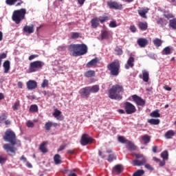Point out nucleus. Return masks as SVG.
<instances>
[{
  "instance_id": "53",
  "label": "nucleus",
  "mask_w": 176,
  "mask_h": 176,
  "mask_svg": "<svg viewBox=\"0 0 176 176\" xmlns=\"http://www.w3.org/2000/svg\"><path fill=\"white\" fill-rule=\"evenodd\" d=\"M164 16L168 19H174V14H173L172 13H166L164 14Z\"/></svg>"
},
{
  "instance_id": "42",
  "label": "nucleus",
  "mask_w": 176,
  "mask_h": 176,
  "mask_svg": "<svg viewBox=\"0 0 176 176\" xmlns=\"http://www.w3.org/2000/svg\"><path fill=\"white\" fill-rule=\"evenodd\" d=\"M118 140L119 142H121V144H127V142H129V140H127L124 136H118Z\"/></svg>"
},
{
  "instance_id": "60",
  "label": "nucleus",
  "mask_w": 176,
  "mask_h": 176,
  "mask_svg": "<svg viewBox=\"0 0 176 176\" xmlns=\"http://www.w3.org/2000/svg\"><path fill=\"white\" fill-rule=\"evenodd\" d=\"M130 30L131 32H137V28L135 25H131Z\"/></svg>"
},
{
  "instance_id": "12",
  "label": "nucleus",
  "mask_w": 176,
  "mask_h": 176,
  "mask_svg": "<svg viewBox=\"0 0 176 176\" xmlns=\"http://www.w3.org/2000/svg\"><path fill=\"white\" fill-rule=\"evenodd\" d=\"M132 100L140 107H144V105H145V100L137 95L132 96Z\"/></svg>"
},
{
  "instance_id": "58",
  "label": "nucleus",
  "mask_w": 176,
  "mask_h": 176,
  "mask_svg": "<svg viewBox=\"0 0 176 176\" xmlns=\"http://www.w3.org/2000/svg\"><path fill=\"white\" fill-rule=\"evenodd\" d=\"M67 148V144H62L60 146L59 148L58 149V152H61V151H64Z\"/></svg>"
},
{
  "instance_id": "35",
  "label": "nucleus",
  "mask_w": 176,
  "mask_h": 176,
  "mask_svg": "<svg viewBox=\"0 0 176 176\" xmlns=\"http://www.w3.org/2000/svg\"><path fill=\"white\" fill-rule=\"evenodd\" d=\"M148 123H150V124H153L156 126L160 124V120L151 118L150 120H148Z\"/></svg>"
},
{
  "instance_id": "30",
  "label": "nucleus",
  "mask_w": 176,
  "mask_h": 176,
  "mask_svg": "<svg viewBox=\"0 0 176 176\" xmlns=\"http://www.w3.org/2000/svg\"><path fill=\"white\" fill-rule=\"evenodd\" d=\"M142 140L144 142V144L146 145V144H149V142H151V136L148 135H142Z\"/></svg>"
},
{
  "instance_id": "11",
  "label": "nucleus",
  "mask_w": 176,
  "mask_h": 176,
  "mask_svg": "<svg viewBox=\"0 0 176 176\" xmlns=\"http://www.w3.org/2000/svg\"><path fill=\"white\" fill-rule=\"evenodd\" d=\"M90 94L89 87H85L79 91V94L82 98H89V97H90Z\"/></svg>"
},
{
  "instance_id": "8",
  "label": "nucleus",
  "mask_w": 176,
  "mask_h": 176,
  "mask_svg": "<svg viewBox=\"0 0 176 176\" xmlns=\"http://www.w3.org/2000/svg\"><path fill=\"white\" fill-rule=\"evenodd\" d=\"M136 159H141V160H135L132 162L133 166H144L146 164V157L144 156L142 154H135V155Z\"/></svg>"
},
{
  "instance_id": "38",
  "label": "nucleus",
  "mask_w": 176,
  "mask_h": 176,
  "mask_svg": "<svg viewBox=\"0 0 176 176\" xmlns=\"http://www.w3.org/2000/svg\"><path fill=\"white\" fill-rule=\"evenodd\" d=\"M102 39H109V32L107 30L102 32L101 34Z\"/></svg>"
},
{
  "instance_id": "44",
  "label": "nucleus",
  "mask_w": 176,
  "mask_h": 176,
  "mask_svg": "<svg viewBox=\"0 0 176 176\" xmlns=\"http://www.w3.org/2000/svg\"><path fill=\"white\" fill-rule=\"evenodd\" d=\"M30 112H38V105L32 104L30 108Z\"/></svg>"
},
{
  "instance_id": "57",
  "label": "nucleus",
  "mask_w": 176,
  "mask_h": 176,
  "mask_svg": "<svg viewBox=\"0 0 176 176\" xmlns=\"http://www.w3.org/2000/svg\"><path fill=\"white\" fill-rule=\"evenodd\" d=\"M145 168H146L147 170H149L150 171H153V170H155V168H153V167H152V166H151V164H146L144 165Z\"/></svg>"
},
{
  "instance_id": "63",
  "label": "nucleus",
  "mask_w": 176,
  "mask_h": 176,
  "mask_svg": "<svg viewBox=\"0 0 176 176\" xmlns=\"http://www.w3.org/2000/svg\"><path fill=\"white\" fill-rule=\"evenodd\" d=\"M78 3L80 6H82L84 5L85 2H86V0H77Z\"/></svg>"
},
{
  "instance_id": "52",
  "label": "nucleus",
  "mask_w": 176,
  "mask_h": 176,
  "mask_svg": "<svg viewBox=\"0 0 176 176\" xmlns=\"http://www.w3.org/2000/svg\"><path fill=\"white\" fill-rule=\"evenodd\" d=\"M76 171V169H72L69 170V173L67 176H78L75 172Z\"/></svg>"
},
{
  "instance_id": "47",
  "label": "nucleus",
  "mask_w": 176,
  "mask_h": 176,
  "mask_svg": "<svg viewBox=\"0 0 176 176\" xmlns=\"http://www.w3.org/2000/svg\"><path fill=\"white\" fill-rule=\"evenodd\" d=\"M80 36V34L79 32H72V39H78Z\"/></svg>"
},
{
  "instance_id": "15",
  "label": "nucleus",
  "mask_w": 176,
  "mask_h": 176,
  "mask_svg": "<svg viewBox=\"0 0 176 176\" xmlns=\"http://www.w3.org/2000/svg\"><path fill=\"white\" fill-rule=\"evenodd\" d=\"M149 12V8H142L138 10V13L140 16V17H142V19H148V16H146V13Z\"/></svg>"
},
{
  "instance_id": "59",
  "label": "nucleus",
  "mask_w": 176,
  "mask_h": 176,
  "mask_svg": "<svg viewBox=\"0 0 176 176\" xmlns=\"http://www.w3.org/2000/svg\"><path fill=\"white\" fill-rule=\"evenodd\" d=\"M36 57H38V54H34V55H31L28 57V60L29 61H32V60H34V58H36Z\"/></svg>"
},
{
  "instance_id": "13",
  "label": "nucleus",
  "mask_w": 176,
  "mask_h": 176,
  "mask_svg": "<svg viewBox=\"0 0 176 176\" xmlns=\"http://www.w3.org/2000/svg\"><path fill=\"white\" fill-rule=\"evenodd\" d=\"M123 170H124V168L123 167V165L117 164L112 168V173L114 175H119V174L122 173Z\"/></svg>"
},
{
  "instance_id": "48",
  "label": "nucleus",
  "mask_w": 176,
  "mask_h": 176,
  "mask_svg": "<svg viewBox=\"0 0 176 176\" xmlns=\"http://www.w3.org/2000/svg\"><path fill=\"white\" fill-rule=\"evenodd\" d=\"M47 86H49V80H47V79L43 80L41 84V87L45 89V87H47Z\"/></svg>"
},
{
  "instance_id": "16",
  "label": "nucleus",
  "mask_w": 176,
  "mask_h": 176,
  "mask_svg": "<svg viewBox=\"0 0 176 176\" xmlns=\"http://www.w3.org/2000/svg\"><path fill=\"white\" fill-rule=\"evenodd\" d=\"M57 126H58V124L56 122H52L51 121H47L45 124V129L47 131H50V129H52V127H57Z\"/></svg>"
},
{
  "instance_id": "29",
  "label": "nucleus",
  "mask_w": 176,
  "mask_h": 176,
  "mask_svg": "<svg viewBox=\"0 0 176 176\" xmlns=\"http://www.w3.org/2000/svg\"><path fill=\"white\" fill-rule=\"evenodd\" d=\"M153 43H154L156 47H160L163 43V41H162L160 38H156L153 41Z\"/></svg>"
},
{
  "instance_id": "32",
  "label": "nucleus",
  "mask_w": 176,
  "mask_h": 176,
  "mask_svg": "<svg viewBox=\"0 0 176 176\" xmlns=\"http://www.w3.org/2000/svg\"><path fill=\"white\" fill-rule=\"evenodd\" d=\"M85 76H86V78H93V76H96V72L89 70L85 73Z\"/></svg>"
},
{
  "instance_id": "3",
  "label": "nucleus",
  "mask_w": 176,
  "mask_h": 176,
  "mask_svg": "<svg viewBox=\"0 0 176 176\" xmlns=\"http://www.w3.org/2000/svg\"><path fill=\"white\" fill-rule=\"evenodd\" d=\"M123 91H124L123 85L118 84L114 85L110 89H109V97L111 100H122V95H120V93H123Z\"/></svg>"
},
{
  "instance_id": "20",
  "label": "nucleus",
  "mask_w": 176,
  "mask_h": 176,
  "mask_svg": "<svg viewBox=\"0 0 176 176\" xmlns=\"http://www.w3.org/2000/svg\"><path fill=\"white\" fill-rule=\"evenodd\" d=\"M3 67L4 68V74H8L9 71H10V61H4V63H3Z\"/></svg>"
},
{
  "instance_id": "21",
  "label": "nucleus",
  "mask_w": 176,
  "mask_h": 176,
  "mask_svg": "<svg viewBox=\"0 0 176 176\" xmlns=\"http://www.w3.org/2000/svg\"><path fill=\"white\" fill-rule=\"evenodd\" d=\"M91 27L93 28H97L100 24V18L95 17L91 21Z\"/></svg>"
},
{
  "instance_id": "31",
  "label": "nucleus",
  "mask_w": 176,
  "mask_h": 176,
  "mask_svg": "<svg viewBox=\"0 0 176 176\" xmlns=\"http://www.w3.org/2000/svg\"><path fill=\"white\" fill-rule=\"evenodd\" d=\"M54 118H56L58 120H63V118H58L60 115H61V111L57 109H55L54 112L53 113Z\"/></svg>"
},
{
  "instance_id": "14",
  "label": "nucleus",
  "mask_w": 176,
  "mask_h": 176,
  "mask_svg": "<svg viewBox=\"0 0 176 176\" xmlns=\"http://www.w3.org/2000/svg\"><path fill=\"white\" fill-rule=\"evenodd\" d=\"M28 90H35L38 87V83L34 80H30L26 82Z\"/></svg>"
},
{
  "instance_id": "61",
  "label": "nucleus",
  "mask_w": 176,
  "mask_h": 176,
  "mask_svg": "<svg viewBox=\"0 0 176 176\" xmlns=\"http://www.w3.org/2000/svg\"><path fill=\"white\" fill-rule=\"evenodd\" d=\"M165 160H163L162 161L161 160L160 162H159V166L160 167H163V166H165L166 165V161H164Z\"/></svg>"
},
{
  "instance_id": "34",
  "label": "nucleus",
  "mask_w": 176,
  "mask_h": 176,
  "mask_svg": "<svg viewBox=\"0 0 176 176\" xmlns=\"http://www.w3.org/2000/svg\"><path fill=\"white\" fill-rule=\"evenodd\" d=\"M160 111L159 109H156L154 111L150 113V116L151 118H160Z\"/></svg>"
},
{
  "instance_id": "9",
  "label": "nucleus",
  "mask_w": 176,
  "mask_h": 176,
  "mask_svg": "<svg viewBox=\"0 0 176 176\" xmlns=\"http://www.w3.org/2000/svg\"><path fill=\"white\" fill-rule=\"evenodd\" d=\"M93 141H94L93 138L89 136L87 133H84L81 137L80 144L82 145V146H86V145H90L93 144Z\"/></svg>"
},
{
  "instance_id": "40",
  "label": "nucleus",
  "mask_w": 176,
  "mask_h": 176,
  "mask_svg": "<svg viewBox=\"0 0 176 176\" xmlns=\"http://www.w3.org/2000/svg\"><path fill=\"white\" fill-rule=\"evenodd\" d=\"M145 174V171L142 169H139L133 174V176H142Z\"/></svg>"
},
{
  "instance_id": "7",
  "label": "nucleus",
  "mask_w": 176,
  "mask_h": 176,
  "mask_svg": "<svg viewBox=\"0 0 176 176\" xmlns=\"http://www.w3.org/2000/svg\"><path fill=\"white\" fill-rule=\"evenodd\" d=\"M124 109L126 115H133V113H135V112H137L135 106L130 102H126L124 103Z\"/></svg>"
},
{
  "instance_id": "62",
  "label": "nucleus",
  "mask_w": 176,
  "mask_h": 176,
  "mask_svg": "<svg viewBox=\"0 0 176 176\" xmlns=\"http://www.w3.org/2000/svg\"><path fill=\"white\" fill-rule=\"evenodd\" d=\"M67 49V47H65V45H61V46H59L58 47V50H63V51H64V50H65Z\"/></svg>"
},
{
  "instance_id": "22",
  "label": "nucleus",
  "mask_w": 176,
  "mask_h": 176,
  "mask_svg": "<svg viewBox=\"0 0 176 176\" xmlns=\"http://www.w3.org/2000/svg\"><path fill=\"white\" fill-rule=\"evenodd\" d=\"M47 144V142H43L40 144L39 149L41 152H42L43 153H47V152H49V150L46 148Z\"/></svg>"
},
{
  "instance_id": "1",
  "label": "nucleus",
  "mask_w": 176,
  "mask_h": 176,
  "mask_svg": "<svg viewBox=\"0 0 176 176\" xmlns=\"http://www.w3.org/2000/svg\"><path fill=\"white\" fill-rule=\"evenodd\" d=\"M3 140L6 142H10V144H3V149H4L10 156H14L17 151V148L14 147V145L17 144V138L16 137L14 131H12V129H7L4 133Z\"/></svg>"
},
{
  "instance_id": "54",
  "label": "nucleus",
  "mask_w": 176,
  "mask_h": 176,
  "mask_svg": "<svg viewBox=\"0 0 176 176\" xmlns=\"http://www.w3.org/2000/svg\"><path fill=\"white\" fill-rule=\"evenodd\" d=\"M26 126L27 127L32 129L35 126V124L32 122V121L29 120L27 122Z\"/></svg>"
},
{
  "instance_id": "23",
  "label": "nucleus",
  "mask_w": 176,
  "mask_h": 176,
  "mask_svg": "<svg viewBox=\"0 0 176 176\" xmlns=\"http://www.w3.org/2000/svg\"><path fill=\"white\" fill-rule=\"evenodd\" d=\"M174 135H175V132L173 130H169L166 132L164 137L166 140H171Z\"/></svg>"
},
{
  "instance_id": "39",
  "label": "nucleus",
  "mask_w": 176,
  "mask_h": 176,
  "mask_svg": "<svg viewBox=\"0 0 176 176\" xmlns=\"http://www.w3.org/2000/svg\"><path fill=\"white\" fill-rule=\"evenodd\" d=\"M162 54L166 56L171 54V48H170V47H165L162 51Z\"/></svg>"
},
{
  "instance_id": "33",
  "label": "nucleus",
  "mask_w": 176,
  "mask_h": 176,
  "mask_svg": "<svg viewBox=\"0 0 176 176\" xmlns=\"http://www.w3.org/2000/svg\"><path fill=\"white\" fill-rule=\"evenodd\" d=\"M54 162L55 164H60L61 156L59 154H56L54 157Z\"/></svg>"
},
{
  "instance_id": "10",
  "label": "nucleus",
  "mask_w": 176,
  "mask_h": 176,
  "mask_svg": "<svg viewBox=\"0 0 176 176\" xmlns=\"http://www.w3.org/2000/svg\"><path fill=\"white\" fill-rule=\"evenodd\" d=\"M107 5L109 9H114L115 10H122L123 9V5L118 1L111 0L107 2Z\"/></svg>"
},
{
  "instance_id": "28",
  "label": "nucleus",
  "mask_w": 176,
  "mask_h": 176,
  "mask_svg": "<svg viewBox=\"0 0 176 176\" xmlns=\"http://www.w3.org/2000/svg\"><path fill=\"white\" fill-rule=\"evenodd\" d=\"M142 79L144 82H149V72L146 70L142 71Z\"/></svg>"
},
{
  "instance_id": "41",
  "label": "nucleus",
  "mask_w": 176,
  "mask_h": 176,
  "mask_svg": "<svg viewBox=\"0 0 176 176\" xmlns=\"http://www.w3.org/2000/svg\"><path fill=\"white\" fill-rule=\"evenodd\" d=\"M161 157L163 160H168V151H164L161 153Z\"/></svg>"
},
{
  "instance_id": "64",
  "label": "nucleus",
  "mask_w": 176,
  "mask_h": 176,
  "mask_svg": "<svg viewBox=\"0 0 176 176\" xmlns=\"http://www.w3.org/2000/svg\"><path fill=\"white\" fill-rule=\"evenodd\" d=\"M157 148H158L157 146H153L152 151H153V153H156L157 152Z\"/></svg>"
},
{
  "instance_id": "2",
  "label": "nucleus",
  "mask_w": 176,
  "mask_h": 176,
  "mask_svg": "<svg viewBox=\"0 0 176 176\" xmlns=\"http://www.w3.org/2000/svg\"><path fill=\"white\" fill-rule=\"evenodd\" d=\"M68 52L70 56L73 57H79L80 56H85L87 54V45L85 43L82 44H70L67 47Z\"/></svg>"
},
{
  "instance_id": "51",
  "label": "nucleus",
  "mask_w": 176,
  "mask_h": 176,
  "mask_svg": "<svg viewBox=\"0 0 176 176\" xmlns=\"http://www.w3.org/2000/svg\"><path fill=\"white\" fill-rule=\"evenodd\" d=\"M6 57H8V54L6 53H3L0 55V67L2 65V60H3V58H6Z\"/></svg>"
},
{
  "instance_id": "56",
  "label": "nucleus",
  "mask_w": 176,
  "mask_h": 176,
  "mask_svg": "<svg viewBox=\"0 0 176 176\" xmlns=\"http://www.w3.org/2000/svg\"><path fill=\"white\" fill-rule=\"evenodd\" d=\"M6 160H8L6 157H3L2 155H0V164H5V163H6Z\"/></svg>"
},
{
  "instance_id": "37",
  "label": "nucleus",
  "mask_w": 176,
  "mask_h": 176,
  "mask_svg": "<svg viewBox=\"0 0 176 176\" xmlns=\"http://www.w3.org/2000/svg\"><path fill=\"white\" fill-rule=\"evenodd\" d=\"M97 63H98V58H95L91 60L89 63H87V66L90 67V65L91 66L96 65V64H97Z\"/></svg>"
},
{
  "instance_id": "26",
  "label": "nucleus",
  "mask_w": 176,
  "mask_h": 176,
  "mask_svg": "<svg viewBox=\"0 0 176 176\" xmlns=\"http://www.w3.org/2000/svg\"><path fill=\"white\" fill-rule=\"evenodd\" d=\"M126 144V148L127 149H129V151H137V146L134 144L133 142L128 141Z\"/></svg>"
},
{
  "instance_id": "19",
  "label": "nucleus",
  "mask_w": 176,
  "mask_h": 176,
  "mask_svg": "<svg viewBox=\"0 0 176 176\" xmlns=\"http://www.w3.org/2000/svg\"><path fill=\"white\" fill-rule=\"evenodd\" d=\"M23 31L24 32H27L28 34H33L34 32V25L32 24L31 25H25L23 28Z\"/></svg>"
},
{
  "instance_id": "18",
  "label": "nucleus",
  "mask_w": 176,
  "mask_h": 176,
  "mask_svg": "<svg viewBox=\"0 0 176 176\" xmlns=\"http://www.w3.org/2000/svg\"><path fill=\"white\" fill-rule=\"evenodd\" d=\"M133 67H134V57L131 56L129 58L124 67L125 69H129L130 67L133 68Z\"/></svg>"
},
{
  "instance_id": "6",
  "label": "nucleus",
  "mask_w": 176,
  "mask_h": 176,
  "mask_svg": "<svg viewBox=\"0 0 176 176\" xmlns=\"http://www.w3.org/2000/svg\"><path fill=\"white\" fill-rule=\"evenodd\" d=\"M45 65V63L41 60H36L30 63L28 73L32 74L34 72H37L39 69H42Z\"/></svg>"
},
{
  "instance_id": "50",
  "label": "nucleus",
  "mask_w": 176,
  "mask_h": 176,
  "mask_svg": "<svg viewBox=\"0 0 176 176\" xmlns=\"http://www.w3.org/2000/svg\"><path fill=\"white\" fill-rule=\"evenodd\" d=\"M113 160H116V156L113 154H110L109 155L108 162H113Z\"/></svg>"
},
{
  "instance_id": "49",
  "label": "nucleus",
  "mask_w": 176,
  "mask_h": 176,
  "mask_svg": "<svg viewBox=\"0 0 176 176\" xmlns=\"http://www.w3.org/2000/svg\"><path fill=\"white\" fill-rule=\"evenodd\" d=\"M109 20V18L107 16H102L101 18H99V21L102 24V23H105V21Z\"/></svg>"
},
{
  "instance_id": "4",
  "label": "nucleus",
  "mask_w": 176,
  "mask_h": 176,
  "mask_svg": "<svg viewBox=\"0 0 176 176\" xmlns=\"http://www.w3.org/2000/svg\"><path fill=\"white\" fill-rule=\"evenodd\" d=\"M25 14H27V10L25 8H21L14 11L12 19L16 24H20L22 20L25 19Z\"/></svg>"
},
{
  "instance_id": "43",
  "label": "nucleus",
  "mask_w": 176,
  "mask_h": 176,
  "mask_svg": "<svg viewBox=\"0 0 176 176\" xmlns=\"http://www.w3.org/2000/svg\"><path fill=\"white\" fill-rule=\"evenodd\" d=\"M6 119H8V114L5 113H1L0 116V123H3Z\"/></svg>"
},
{
  "instance_id": "24",
  "label": "nucleus",
  "mask_w": 176,
  "mask_h": 176,
  "mask_svg": "<svg viewBox=\"0 0 176 176\" xmlns=\"http://www.w3.org/2000/svg\"><path fill=\"white\" fill-rule=\"evenodd\" d=\"M138 27L142 31H146L148 30V23L146 22H139L138 24Z\"/></svg>"
},
{
  "instance_id": "45",
  "label": "nucleus",
  "mask_w": 176,
  "mask_h": 176,
  "mask_svg": "<svg viewBox=\"0 0 176 176\" xmlns=\"http://www.w3.org/2000/svg\"><path fill=\"white\" fill-rule=\"evenodd\" d=\"M17 1L18 0H6V5H8V6H13Z\"/></svg>"
},
{
  "instance_id": "36",
  "label": "nucleus",
  "mask_w": 176,
  "mask_h": 176,
  "mask_svg": "<svg viewBox=\"0 0 176 176\" xmlns=\"http://www.w3.org/2000/svg\"><path fill=\"white\" fill-rule=\"evenodd\" d=\"M169 27L173 28V30H176V18L169 21Z\"/></svg>"
},
{
  "instance_id": "55",
  "label": "nucleus",
  "mask_w": 176,
  "mask_h": 176,
  "mask_svg": "<svg viewBox=\"0 0 176 176\" xmlns=\"http://www.w3.org/2000/svg\"><path fill=\"white\" fill-rule=\"evenodd\" d=\"M109 27L111 28H116V27H118V24L116 23V22L115 21H112L109 23Z\"/></svg>"
},
{
  "instance_id": "17",
  "label": "nucleus",
  "mask_w": 176,
  "mask_h": 176,
  "mask_svg": "<svg viewBox=\"0 0 176 176\" xmlns=\"http://www.w3.org/2000/svg\"><path fill=\"white\" fill-rule=\"evenodd\" d=\"M138 45L140 46V47H146L148 45V39L144 38H140L137 41Z\"/></svg>"
},
{
  "instance_id": "5",
  "label": "nucleus",
  "mask_w": 176,
  "mask_h": 176,
  "mask_svg": "<svg viewBox=\"0 0 176 176\" xmlns=\"http://www.w3.org/2000/svg\"><path fill=\"white\" fill-rule=\"evenodd\" d=\"M107 69L110 71L111 75L113 76H118L120 69V62L118 59L114 60L113 62L107 65Z\"/></svg>"
},
{
  "instance_id": "25",
  "label": "nucleus",
  "mask_w": 176,
  "mask_h": 176,
  "mask_svg": "<svg viewBox=\"0 0 176 176\" xmlns=\"http://www.w3.org/2000/svg\"><path fill=\"white\" fill-rule=\"evenodd\" d=\"M157 24L161 25V27H166V25L168 24V21L166 19H163L162 18H158L157 19Z\"/></svg>"
},
{
  "instance_id": "27",
  "label": "nucleus",
  "mask_w": 176,
  "mask_h": 176,
  "mask_svg": "<svg viewBox=\"0 0 176 176\" xmlns=\"http://www.w3.org/2000/svg\"><path fill=\"white\" fill-rule=\"evenodd\" d=\"M88 88L89 89V92L90 93H98V91H100V86L98 85H94L92 87H88Z\"/></svg>"
},
{
  "instance_id": "46",
  "label": "nucleus",
  "mask_w": 176,
  "mask_h": 176,
  "mask_svg": "<svg viewBox=\"0 0 176 176\" xmlns=\"http://www.w3.org/2000/svg\"><path fill=\"white\" fill-rule=\"evenodd\" d=\"M115 52L117 53V56H122L123 54V50L119 47H116Z\"/></svg>"
}]
</instances>
